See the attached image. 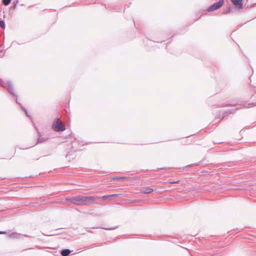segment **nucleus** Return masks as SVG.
<instances>
[{"instance_id": "1", "label": "nucleus", "mask_w": 256, "mask_h": 256, "mask_svg": "<svg viewBox=\"0 0 256 256\" xmlns=\"http://www.w3.org/2000/svg\"><path fill=\"white\" fill-rule=\"evenodd\" d=\"M59 120L58 118H56L52 125V128L56 132H62L66 130V126L64 124L58 122Z\"/></svg>"}, {"instance_id": "2", "label": "nucleus", "mask_w": 256, "mask_h": 256, "mask_svg": "<svg viewBox=\"0 0 256 256\" xmlns=\"http://www.w3.org/2000/svg\"><path fill=\"white\" fill-rule=\"evenodd\" d=\"M100 198L98 196H84L83 205H89L96 204V201Z\"/></svg>"}, {"instance_id": "3", "label": "nucleus", "mask_w": 256, "mask_h": 256, "mask_svg": "<svg viewBox=\"0 0 256 256\" xmlns=\"http://www.w3.org/2000/svg\"><path fill=\"white\" fill-rule=\"evenodd\" d=\"M83 199L84 196H76L68 199V202L74 204L83 206Z\"/></svg>"}, {"instance_id": "4", "label": "nucleus", "mask_w": 256, "mask_h": 256, "mask_svg": "<svg viewBox=\"0 0 256 256\" xmlns=\"http://www.w3.org/2000/svg\"><path fill=\"white\" fill-rule=\"evenodd\" d=\"M0 84L3 87L6 88L10 94L17 98V96L15 94L12 86L10 82H4L2 79H0Z\"/></svg>"}, {"instance_id": "5", "label": "nucleus", "mask_w": 256, "mask_h": 256, "mask_svg": "<svg viewBox=\"0 0 256 256\" xmlns=\"http://www.w3.org/2000/svg\"><path fill=\"white\" fill-rule=\"evenodd\" d=\"M224 3V0H219L217 2L211 5L208 9V11L212 12L220 8Z\"/></svg>"}, {"instance_id": "6", "label": "nucleus", "mask_w": 256, "mask_h": 256, "mask_svg": "<svg viewBox=\"0 0 256 256\" xmlns=\"http://www.w3.org/2000/svg\"><path fill=\"white\" fill-rule=\"evenodd\" d=\"M232 2L238 9H242L243 7L242 0H230Z\"/></svg>"}, {"instance_id": "7", "label": "nucleus", "mask_w": 256, "mask_h": 256, "mask_svg": "<svg viewBox=\"0 0 256 256\" xmlns=\"http://www.w3.org/2000/svg\"><path fill=\"white\" fill-rule=\"evenodd\" d=\"M142 193V194H150L154 190L152 188H150V187L146 186V187H144L142 188L140 190Z\"/></svg>"}, {"instance_id": "8", "label": "nucleus", "mask_w": 256, "mask_h": 256, "mask_svg": "<svg viewBox=\"0 0 256 256\" xmlns=\"http://www.w3.org/2000/svg\"><path fill=\"white\" fill-rule=\"evenodd\" d=\"M70 253V250L69 249H64L61 251V254L62 256H67Z\"/></svg>"}, {"instance_id": "9", "label": "nucleus", "mask_w": 256, "mask_h": 256, "mask_svg": "<svg viewBox=\"0 0 256 256\" xmlns=\"http://www.w3.org/2000/svg\"><path fill=\"white\" fill-rule=\"evenodd\" d=\"M232 12V8L230 6H228L226 8V10H224L222 12L223 14H227L228 13H230Z\"/></svg>"}, {"instance_id": "10", "label": "nucleus", "mask_w": 256, "mask_h": 256, "mask_svg": "<svg viewBox=\"0 0 256 256\" xmlns=\"http://www.w3.org/2000/svg\"><path fill=\"white\" fill-rule=\"evenodd\" d=\"M117 196V194H112V195H104L103 196H100V198H102L103 199H106L111 196Z\"/></svg>"}, {"instance_id": "11", "label": "nucleus", "mask_w": 256, "mask_h": 256, "mask_svg": "<svg viewBox=\"0 0 256 256\" xmlns=\"http://www.w3.org/2000/svg\"><path fill=\"white\" fill-rule=\"evenodd\" d=\"M45 140V139L44 137H42V136H38V143H41L44 142Z\"/></svg>"}, {"instance_id": "12", "label": "nucleus", "mask_w": 256, "mask_h": 256, "mask_svg": "<svg viewBox=\"0 0 256 256\" xmlns=\"http://www.w3.org/2000/svg\"><path fill=\"white\" fill-rule=\"evenodd\" d=\"M11 0H2V3L4 5L8 6L10 4Z\"/></svg>"}, {"instance_id": "13", "label": "nucleus", "mask_w": 256, "mask_h": 256, "mask_svg": "<svg viewBox=\"0 0 256 256\" xmlns=\"http://www.w3.org/2000/svg\"><path fill=\"white\" fill-rule=\"evenodd\" d=\"M0 26L2 28H5V23H4V20H0Z\"/></svg>"}, {"instance_id": "14", "label": "nucleus", "mask_w": 256, "mask_h": 256, "mask_svg": "<svg viewBox=\"0 0 256 256\" xmlns=\"http://www.w3.org/2000/svg\"><path fill=\"white\" fill-rule=\"evenodd\" d=\"M117 228H118V226L112 227V228H102L103 229H104V230H114Z\"/></svg>"}, {"instance_id": "15", "label": "nucleus", "mask_w": 256, "mask_h": 256, "mask_svg": "<svg viewBox=\"0 0 256 256\" xmlns=\"http://www.w3.org/2000/svg\"><path fill=\"white\" fill-rule=\"evenodd\" d=\"M22 109L24 111L26 114V116L28 117H30V116L28 114V112L26 110L23 106H22Z\"/></svg>"}, {"instance_id": "16", "label": "nucleus", "mask_w": 256, "mask_h": 256, "mask_svg": "<svg viewBox=\"0 0 256 256\" xmlns=\"http://www.w3.org/2000/svg\"><path fill=\"white\" fill-rule=\"evenodd\" d=\"M114 179H118V180H124L126 179V177H122V176H119V177H118V176H116L115 178H114Z\"/></svg>"}, {"instance_id": "17", "label": "nucleus", "mask_w": 256, "mask_h": 256, "mask_svg": "<svg viewBox=\"0 0 256 256\" xmlns=\"http://www.w3.org/2000/svg\"><path fill=\"white\" fill-rule=\"evenodd\" d=\"M178 182H179V180H177V181H174V182H170L169 183L174 184H178Z\"/></svg>"}, {"instance_id": "18", "label": "nucleus", "mask_w": 256, "mask_h": 256, "mask_svg": "<svg viewBox=\"0 0 256 256\" xmlns=\"http://www.w3.org/2000/svg\"><path fill=\"white\" fill-rule=\"evenodd\" d=\"M16 234L15 233H12V234H10V238H14V235Z\"/></svg>"}, {"instance_id": "19", "label": "nucleus", "mask_w": 256, "mask_h": 256, "mask_svg": "<svg viewBox=\"0 0 256 256\" xmlns=\"http://www.w3.org/2000/svg\"><path fill=\"white\" fill-rule=\"evenodd\" d=\"M6 232L4 231H0V234H6Z\"/></svg>"}, {"instance_id": "20", "label": "nucleus", "mask_w": 256, "mask_h": 256, "mask_svg": "<svg viewBox=\"0 0 256 256\" xmlns=\"http://www.w3.org/2000/svg\"><path fill=\"white\" fill-rule=\"evenodd\" d=\"M16 102L17 104H18V100H16Z\"/></svg>"}]
</instances>
